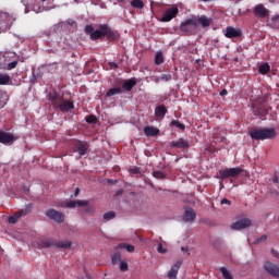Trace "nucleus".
<instances>
[{"label":"nucleus","mask_w":279,"mask_h":279,"mask_svg":"<svg viewBox=\"0 0 279 279\" xmlns=\"http://www.w3.org/2000/svg\"><path fill=\"white\" fill-rule=\"evenodd\" d=\"M108 38V40H117L119 34L114 33L108 24H100L99 29L94 31L90 35V40H99V38Z\"/></svg>","instance_id":"f257e3e1"},{"label":"nucleus","mask_w":279,"mask_h":279,"mask_svg":"<svg viewBox=\"0 0 279 279\" xmlns=\"http://www.w3.org/2000/svg\"><path fill=\"white\" fill-rule=\"evenodd\" d=\"M277 134L276 129H254L250 132V136L253 138V141H267L276 138Z\"/></svg>","instance_id":"f03ea898"},{"label":"nucleus","mask_w":279,"mask_h":279,"mask_svg":"<svg viewBox=\"0 0 279 279\" xmlns=\"http://www.w3.org/2000/svg\"><path fill=\"white\" fill-rule=\"evenodd\" d=\"M15 21L16 17H14V15L0 11V32H8Z\"/></svg>","instance_id":"7ed1b4c3"},{"label":"nucleus","mask_w":279,"mask_h":279,"mask_svg":"<svg viewBox=\"0 0 279 279\" xmlns=\"http://www.w3.org/2000/svg\"><path fill=\"white\" fill-rule=\"evenodd\" d=\"M241 173H243V169L240 167L227 168L218 172V178L220 180H228V178H239Z\"/></svg>","instance_id":"20e7f679"},{"label":"nucleus","mask_w":279,"mask_h":279,"mask_svg":"<svg viewBox=\"0 0 279 279\" xmlns=\"http://www.w3.org/2000/svg\"><path fill=\"white\" fill-rule=\"evenodd\" d=\"M58 247L59 250H69L71 247V241L53 243L51 240H43L39 242V247Z\"/></svg>","instance_id":"39448f33"},{"label":"nucleus","mask_w":279,"mask_h":279,"mask_svg":"<svg viewBox=\"0 0 279 279\" xmlns=\"http://www.w3.org/2000/svg\"><path fill=\"white\" fill-rule=\"evenodd\" d=\"M32 208H34V205L28 204L25 206L24 209H21L16 213H14V215L10 216L8 221L9 223H16V221H19V219H21V217H25L26 215H29V213H32Z\"/></svg>","instance_id":"423d86ee"},{"label":"nucleus","mask_w":279,"mask_h":279,"mask_svg":"<svg viewBox=\"0 0 279 279\" xmlns=\"http://www.w3.org/2000/svg\"><path fill=\"white\" fill-rule=\"evenodd\" d=\"M197 29V25H195V22L193 21V17L187 19L185 22L181 23L180 25V32L183 34H193Z\"/></svg>","instance_id":"0eeeda50"},{"label":"nucleus","mask_w":279,"mask_h":279,"mask_svg":"<svg viewBox=\"0 0 279 279\" xmlns=\"http://www.w3.org/2000/svg\"><path fill=\"white\" fill-rule=\"evenodd\" d=\"M180 14V9L178 7H171L167 9L161 17L162 23H169V21H173Z\"/></svg>","instance_id":"6e6552de"},{"label":"nucleus","mask_w":279,"mask_h":279,"mask_svg":"<svg viewBox=\"0 0 279 279\" xmlns=\"http://www.w3.org/2000/svg\"><path fill=\"white\" fill-rule=\"evenodd\" d=\"M46 216L52 221H56V223H64V214L62 211L51 208L46 211Z\"/></svg>","instance_id":"1a4fd4ad"},{"label":"nucleus","mask_w":279,"mask_h":279,"mask_svg":"<svg viewBox=\"0 0 279 279\" xmlns=\"http://www.w3.org/2000/svg\"><path fill=\"white\" fill-rule=\"evenodd\" d=\"M254 16L256 19H267L269 16V9L265 8L264 4H257L253 9Z\"/></svg>","instance_id":"9d476101"},{"label":"nucleus","mask_w":279,"mask_h":279,"mask_svg":"<svg viewBox=\"0 0 279 279\" xmlns=\"http://www.w3.org/2000/svg\"><path fill=\"white\" fill-rule=\"evenodd\" d=\"M192 20L195 22L196 27L201 25L202 27H210L213 25V19L206 15L192 16Z\"/></svg>","instance_id":"9b49d317"},{"label":"nucleus","mask_w":279,"mask_h":279,"mask_svg":"<svg viewBox=\"0 0 279 279\" xmlns=\"http://www.w3.org/2000/svg\"><path fill=\"white\" fill-rule=\"evenodd\" d=\"M14 141H16L14 134L0 130V143L2 145H14Z\"/></svg>","instance_id":"f8f14e48"},{"label":"nucleus","mask_w":279,"mask_h":279,"mask_svg":"<svg viewBox=\"0 0 279 279\" xmlns=\"http://www.w3.org/2000/svg\"><path fill=\"white\" fill-rule=\"evenodd\" d=\"M252 226V220L248 218L240 219L231 225V230H245Z\"/></svg>","instance_id":"ddd939ff"},{"label":"nucleus","mask_w":279,"mask_h":279,"mask_svg":"<svg viewBox=\"0 0 279 279\" xmlns=\"http://www.w3.org/2000/svg\"><path fill=\"white\" fill-rule=\"evenodd\" d=\"M265 271L272 276V278H279V266L271 263V262H266L264 265Z\"/></svg>","instance_id":"4468645a"},{"label":"nucleus","mask_w":279,"mask_h":279,"mask_svg":"<svg viewBox=\"0 0 279 279\" xmlns=\"http://www.w3.org/2000/svg\"><path fill=\"white\" fill-rule=\"evenodd\" d=\"M253 112L255 117H267L269 114V107L265 104L254 105Z\"/></svg>","instance_id":"2eb2a0df"},{"label":"nucleus","mask_w":279,"mask_h":279,"mask_svg":"<svg viewBox=\"0 0 279 279\" xmlns=\"http://www.w3.org/2000/svg\"><path fill=\"white\" fill-rule=\"evenodd\" d=\"M54 108H59L61 112H69V110H73L75 106L73 105V101L64 100V98L61 97L60 102Z\"/></svg>","instance_id":"dca6fc26"},{"label":"nucleus","mask_w":279,"mask_h":279,"mask_svg":"<svg viewBox=\"0 0 279 279\" xmlns=\"http://www.w3.org/2000/svg\"><path fill=\"white\" fill-rule=\"evenodd\" d=\"M170 147L173 149H190L191 144H189V141H185L184 138H179L178 141L170 142Z\"/></svg>","instance_id":"f3484780"},{"label":"nucleus","mask_w":279,"mask_h":279,"mask_svg":"<svg viewBox=\"0 0 279 279\" xmlns=\"http://www.w3.org/2000/svg\"><path fill=\"white\" fill-rule=\"evenodd\" d=\"M225 36L226 38H241V36H243V32L240 28L228 26L226 28Z\"/></svg>","instance_id":"a211bd4d"},{"label":"nucleus","mask_w":279,"mask_h":279,"mask_svg":"<svg viewBox=\"0 0 279 279\" xmlns=\"http://www.w3.org/2000/svg\"><path fill=\"white\" fill-rule=\"evenodd\" d=\"M88 147H90V145H88V142H82V141H78L74 145V149L75 151H77L78 156H86V151H88Z\"/></svg>","instance_id":"6ab92c4d"},{"label":"nucleus","mask_w":279,"mask_h":279,"mask_svg":"<svg viewBox=\"0 0 279 279\" xmlns=\"http://www.w3.org/2000/svg\"><path fill=\"white\" fill-rule=\"evenodd\" d=\"M195 217H197V213L192 207H185V211L183 215V221L191 222L195 221Z\"/></svg>","instance_id":"aec40b11"},{"label":"nucleus","mask_w":279,"mask_h":279,"mask_svg":"<svg viewBox=\"0 0 279 279\" xmlns=\"http://www.w3.org/2000/svg\"><path fill=\"white\" fill-rule=\"evenodd\" d=\"M180 267H182V260H178L171 269L168 271V278L169 279H175L178 278V272L180 271Z\"/></svg>","instance_id":"412c9836"},{"label":"nucleus","mask_w":279,"mask_h":279,"mask_svg":"<svg viewBox=\"0 0 279 279\" xmlns=\"http://www.w3.org/2000/svg\"><path fill=\"white\" fill-rule=\"evenodd\" d=\"M144 134L145 136H158V134H160V130L156 126H145Z\"/></svg>","instance_id":"4be33fe9"},{"label":"nucleus","mask_w":279,"mask_h":279,"mask_svg":"<svg viewBox=\"0 0 279 279\" xmlns=\"http://www.w3.org/2000/svg\"><path fill=\"white\" fill-rule=\"evenodd\" d=\"M135 86H136V78L126 80L122 84V88L128 93H130V90H132V88H134Z\"/></svg>","instance_id":"5701e85b"},{"label":"nucleus","mask_w":279,"mask_h":279,"mask_svg":"<svg viewBox=\"0 0 279 279\" xmlns=\"http://www.w3.org/2000/svg\"><path fill=\"white\" fill-rule=\"evenodd\" d=\"M62 98V96H58V93L52 92L49 94V101H51L52 106L56 108V106H58V104H60V99Z\"/></svg>","instance_id":"b1692460"},{"label":"nucleus","mask_w":279,"mask_h":279,"mask_svg":"<svg viewBox=\"0 0 279 279\" xmlns=\"http://www.w3.org/2000/svg\"><path fill=\"white\" fill-rule=\"evenodd\" d=\"M165 114H167V107L165 105H160L156 107L155 109V116L160 117L161 119L165 118Z\"/></svg>","instance_id":"393cba45"},{"label":"nucleus","mask_w":279,"mask_h":279,"mask_svg":"<svg viewBox=\"0 0 279 279\" xmlns=\"http://www.w3.org/2000/svg\"><path fill=\"white\" fill-rule=\"evenodd\" d=\"M269 27H271L272 29H278L279 28V14L278 15H274L270 19V22L268 23Z\"/></svg>","instance_id":"a878e982"},{"label":"nucleus","mask_w":279,"mask_h":279,"mask_svg":"<svg viewBox=\"0 0 279 279\" xmlns=\"http://www.w3.org/2000/svg\"><path fill=\"white\" fill-rule=\"evenodd\" d=\"M122 93H123V89L121 87H113L107 92V97H112L114 95H121Z\"/></svg>","instance_id":"bb28decb"},{"label":"nucleus","mask_w":279,"mask_h":279,"mask_svg":"<svg viewBox=\"0 0 279 279\" xmlns=\"http://www.w3.org/2000/svg\"><path fill=\"white\" fill-rule=\"evenodd\" d=\"M219 271L222 275L223 279H234V277L232 276V274H230V270H228V268L220 267Z\"/></svg>","instance_id":"cd10ccee"},{"label":"nucleus","mask_w":279,"mask_h":279,"mask_svg":"<svg viewBox=\"0 0 279 279\" xmlns=\"http://www.w3.org/2000/svg\"><path fill=\"white\" fill-rule=\"evenodd\" d=\"M131 5L136 10H143V8H145V2H143V0H132Z\"/></svg>","instance_id":"c85d7f7f"},{"label":"nucleus","mask_w":279,"mask_h":279,"mask_svg":"<svg viewBox=\"0 0 279 279\" xmlns=\"http://www.w3.org/2000/svg\"><path fill=\"white\" fill-rule=\"evenodd\" d=\"M10 84V75L0 73V86Z\"/></svg>","instance_id":"c756f323"},{"label":"nucleus","mask_w":279,"mask_h":279,"mask_svg":"<svg viewBox=\"0 0 279 279\" xmlns=\"http://www.w3.org/2000/svg\"><path fill=\"white\" fill-rule=\"evenodd\" d=\"M162 62H165V57H162V52H157L155 56V64L157 66H160V64H162Z\"/></svg>","instance_id":"7c9ffc66"},{"label":"nucleus","mask_w":279,"mask_h":279,"mask_svg":"<svg viewBox=\"0 0 279 279\" xmlns=\"http://www.w3.org/2000/svg\"><path fill=\"white\" fill-rule=\"evenodd\" d=\"M61 206L62 208H77V203L76 201H70V202L63 203Z\"/></svg>","instance_id":"2f4dec72"},{"label":"nucleus","mask_w":279,"mask_h":279,"mask_svg":"<svg viewBox=\"0 0 279 279\" xmlns=\"http://www.w3.org/2000/svg\"><path fill=\"white\" fill-rule=\"evenodd\" d=\"M102 217L106 219V221H110L117 217V214L114 211H108L105 213Z\"/></svg>","instance_id":"473e14b6"},{"label":"nucleus","mask_w":279,"mask_h":279,"mask_svg":"<svg viewBox=\"0 0 279 279\" xmlns=\"http://www.w3.org/2000/svg\"><path fill=\"white\" fill-rule=\"evenodd\" d=\"M112 265H117L118 263H121V253H114L111 257Z\"/></svg>","instance_id":"72a5a7b5"},{"label":"nucleus","mask_w":279,"mask_h":279,"mask_svg":"<svg viewBox=\"0 0 279 279\" xmlns=\"http://www.w3.org/2000/svg\"><path fill=\"white\" fill-rule=\"evenodd\" d=\"M270 71L269 64L265 63L263 65L259 66V73L262 75H267V72Z\"/></svg>","instance_id":"f704fd0d"},{"label":"nucleus","mask_w":279,"mask_h":279,"mask_svg":"<svg viewBox=\"0 0 279 279\" xmlns=\"http://www.w3.org/2000/svg\"><path fill=\"white\" fill-rule=\"evenodd\" d=\"M170 125H175V128H179V130H182V131L186 130V125L180 123V121L178 120H172L170 122Z\"/></svg>","instance_id":"c9c22d12"},{"label":"nucleus","mask_w":279,"mask_h":279,"mask_svg":"<svg viewBox=\"0 0 279 279\" xmlns=\"http://www.w3.org/2000/svg\"><path fill=\"white\" fill-rule=\"evenodd\" d=\"M19 66V61H13L7 64V66H1V69H8V71H12V69H16Z\"/></svg>","instance_id":"e433bc0d"},{"label":"nucleus","mask_w":279,"mask_h":279,"mask_svg":"<svg viewBox=\"0 0 279 279\" xmlns=\"http://www.w3.org/2000/svg\"><path fill=\"white\" fill-rule=\"evenodd\" d=\"M130 269V267L128 266V262L126 260H122L120 262V271H128Z\"/></svg>","instance_id":"4c0bfd02"},{"label":"nucleus","mask_w":279,"mask_h":279,"mask_svg":"<svg viewBox=\"0 0 279 279\" xmlns=\"http://www.w3.org/2000/svg\"><path fill=\"white\" fill-rule=\"evenodd\" d=\"M153 177L157 180H165V174L162 173V171H154Z\"/></svg>","instance_id":"58836bf2"},{"label":"nucleus","mask_w":279,"mask_h":279,"mask_svg":"<svg viewBox=\"0 0 279 279\" xmlns=\"http://www.w3.org/2000/svg\"><path fill=\"white\" fill-rule=\"evenodd\" d=\"M95 32V27H93V25H86L85 26V34H88L89 36H93Z\"/></svg>","instance_id":"ea45409f"},{"label":"nucleus","mask_w":279,"mask_h":279,"mask_svg":"<svg viewBox=\"0 0 279 279\" xmlns=\"http://www.w3.org/2000/svg\"><path fill=\"white\" fill-rule=\"evenodd\" d=\"M267 241V234L262 235L259 239L255 240V245H260V243H265Z\"/></svg>","instance_id":"a19ab883"},{"label":"nucleus","mask_w":279,"mask_h":279,"mask_svg":"<svg viewBox=\"0 0 279 279\" xmlns=\"http://www.w3.org/2000/svg\"><path fill=\"white\" fill-rule=\"evenodd\" d=\"M171 74H161L160 80L161 82H171Z\"/></svg>","instance_id":"79ce46f5"},{"label":"nucleus","mask_w":279,"mask_h":279,"mask_svg":"<svg viewBox=\"0 0 279 279\" xmlns=\"http://www.w3.org/2000/svg\"><path fill=\"white\" fill-rule=\"evenodd\" d=\"M86 122H87V123H97V117H95L94 114L88 116V117L86 118Z\"/></svg>","instance_id":"37998d69"},{"label":"nucleus","mask_w":279,"mask_h":279,"mask_svg":"<svg viewBox=\"0 0 279 279\" xmlns=\"http://www.w3.org/2000/svg\"><path fill=\"white\" fill-rule=\"evenodd\" d=\"M88 201H76V207L82 208L83 206H88Z\"/></svg>","instance_id":"c03bdc74"},{"label":"nucleus","mask_w":279,"mask_h":279,"mask_svg":"<svg viewBox=\"0 0 279 279\" xmlns=\"http://www.w3.org/2000/svg\"><path fill=\"white\" fill-rule=\"evenodd\" d=\"M157 252L159 254H167V250L162 247V244L159 243L158 246H157Z\"/></svg>","instance_id":"a18cd8bd"},{"label":"nucleus","mask_w":279,"mask_h":279,"mask_svg":"<svg viewBox=\"0 0 279 279\" xmlns=\"http://www.w3.org/2000/svg\"><path fill=\"white\" fill-rule=\"evenodd\" d=\"M221 205L232 206V202L228 198H222L220 202Z\"/></svg>","instance_id":"49530a36"},{"label":"nucleus","mask_w":279,"mask_h":279,"mask_svg":"<svg viewBox=\"0 0 279 279\" xmlns=\"http://www.w3.org/2000/svg\"><path fill=\"white\" fill-rule=\"evenodd\" d=\"M131 173H133V175H136L138 173H141V168H133L130 170Z\"/></svg>","instance_id":"de8ad7c7"},{"label":"nucleus","mask_w":279,"mask_h":279,"mask_svg":"<svg viewBox=\"0 0 279 279\" xmlns=\"http://www.w3.org/2000/svg\"><path fill=\"white\" fill-rule=\"evenodd\" d=\"M85 213H88V214L95 213V207H94V206L86 207V208H85Z\"/></svg>","instance_id":"09e8293b"},{"label":"nucleus","mask_w":279,"mask_h":279,"mask_svg":"<svg viewBox=\"0 0 279 279\" xmlns=\"http://www.w3.org/2000/svg\"><path fill=\"white\" fill-rule=\"evenodd\" d=\"M125 250H126V252H134V245L128 244V245H125Z\"/></svg>","instance_id":"8fccbe9b"},{"label":"nucleus","mask_w":279,"mask_h":279,"mask_svg":"<svg viewBox=\"0 0 279 279\" xmlns=\"http://www.w3.org/2000/svg\"><path fill=\"white\" fill-rule=\"evenodd\" d=\"M226 95H228V89H222V90L220 92V96L223 97V96H226Z\"/></svg>","instance_id":"3c124183"},{"label":"nucleus","mask_w":279,"mask_h":279,"mask_svg":"<svg viewBox=\"0 0 279 279\" xmlns=\"http://www.w3.org/2000/svg\"><path fill=\"white\" fill-rule=\"evenodd\" d=\"M110 66H111V69H119V65L117 63H114V62H111Z\"/></svg>","instance_id":"603ef678"},{"label":"nucleus","mask_w":279,"mask_h":279,"mask_svg":"<svg viewBox=\"0 0 279 279\" xmlns=\"http://www.w3.org/2000/svg\"><path fill=\"white\" fill-rule=\"evenodd\" d=\"M77 195H80V187H76V190L74 192V197H77Z\"/></svg>","instance_id":"864d4df0"},{"label":"nucleus","mask_w":279,"mask_h":279,"mask_svg":"<svg viewBox=\"0 0 279 279\" xmlns=\"http://www.w3.org/2000/svg\"><path fill=\"white\" fill-rule=\"evenodd\" d=\"M122 193H123V189L118 190L116 193L117 197H119V195H121Z\"/></svg>","instance_id":"5fc2aeb1"},{"label":"nucleus","mask_w":279,"mask_h":279,"mask_svg":"<svg viewBox=\"0 0 279 279\" xmlns=\"http://www.w3.org/2000/svg\"><path fill=\"white\" fill-rule=\"evenodd\" d=\"M272 182H275V184H278V177H275V178L272 179Z\"/></svg>","instance_id":"6e6d98bb"},{"label":"nucleus","mask_w":279,"mask_h":279,"mask_svg":"<svg viewBox=\"0 0 279 279\" xmlns=\"http://www.w3.org/2000/svg\"><path fill=\"white\" fill-rule=\"evenodd\" d=\"M186 248L182 247V251L184 252Z\"/></svg>","instance_id":"4d7b16f0"},{"label":"nucleus","mask_w":279,"mask_h":279,"mask_svg":"<svg viewBox=\"0 0 279 279\" xmlns=\"http://www.w3.org/2000/svg\"><path fill=\"white\" fill-rule=\"evenodd\" d=\"M202 1H205V2H206V1H210V0H202Z\"/></svg>","instance_id":"13d9d810"},{"label":"nucleus","mask_w":279,"mask_h":279,"mask_svg":"<svg viewBox=\"0 0 279 279\" xmlns=\"http://www.w3.org/2000/svg\"><path fill=\"white\" fill-rule=\"evenodd\" d=\"M43 2L47 1V0H41Z\"/></svg>","instance_id":"bf43d9fd"},{"label":"nucleus","mask_w":279,"mask_h":279,"mask_svg":"<svg viewBox=\"0 0 279 279\" xmlns=\"http://www.w3.org/2000/svg\"><path fill=\"white\" fill-rule=\"evenodd\" d=\"M3 106H0V108H2Z\"/></svg>","instance_id":"052dcab7"}]
</instances>
